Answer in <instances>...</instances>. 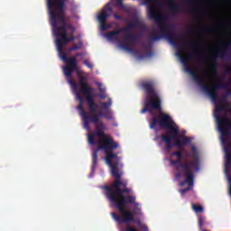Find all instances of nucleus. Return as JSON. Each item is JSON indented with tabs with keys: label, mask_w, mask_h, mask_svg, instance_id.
Segmentation results:
<instances>
[{
	"label": "nucleus",
	"mask_w": 231,
	"mask_h": 231,
	"mask_svg": "<svg viewBox=\"0 0 231 231\" xmlns=\"http://www.w3.org/2000/svg\"><path fill=\"white\" fill-rule=\"evenodd\" d=\"M167 6L172 14H176L177 12H180L181 10V5L180 4H177L174 0H168L167 1Z\"/></svg>",
	"instance_id": "obj_15"
},
{
	"label": "nucleus",
	"mask_w": 231,
	"mask_h": 231,
	"mask_svg": "<svg viewBox=\"0 0 231 231\" xmlns=\"http://www.w3.org/2000/svg\"><path fill=\"white\" fill-rule=\"evenodd\" d=\"M76 98L79 100V105L78 106V109L79 111L80 116H84V113H86V110H84V97L80 95V92H76Z\"/></svg>",
	"instance_id": "obj_16"
},
{
	"label": "nucleus",
	"mask_w": 231,
	"mask_h": 231,
	"mask_svg": "<svg viewBox=\"0 0 231 231\" xmlns=\"http://www.w3.org/2000/svg\"><path fill=\"white\" fill-rule=\"evenodd\" d=\"M187 32H188V33H194L195 29H194V27H188Z\"/></svg>",
	"instance_id": "obj_28"
},
{
	"label": "nucleus",
	"mask_w": 231,
	"mask_h": 231,
	"mask_svg": "<svg viewBox=\"0 0 231 231\" xmlns=\"http://www.w3.org/2000/svg\"><path fill=\"white\" fill-rule=\"evenodd\" d=\"M69 84L71 86L73 91L78 93L77 91L79 90V85L77 84V82H75L73 79H69Z\"/></svg>",
	"instance_id": "obj_18"
},
{
	"label": "nucleus",
	"mask_w": 231,
	"mask_h": 231,
	"mask_svg": "<svg viewBox=\"0 0 231 231\" xmlns=\"http://www.w3.org/2000/svg\"><path fill=\"white\" fill-rule=\"evenodd\" d=\"M56 35V46L58 50V53L65 62V66L63 67V73L65 77H69L71 79V76L75 71L79 73V57H84L86 55L85 52H77L75 56L68 57V54L64 52V46L68 44V34L66 33H59Z\"/></svg>",
	"instance_id": "obj_4"
},
{
	"label": "nucleus",
	"mask_w": 231,
	"mask_h": 231,
	"mask_svg": "<svg viewBox=\"0 0 231 231\" xmlns=\"http://www.w3.org/2000/svg\"><path fill=\"white\" fill-rule=\"evenodd\" d=\"M181 46L183 48H187L188 46H190L192 48V54H189L188 58L183 56V53H181L180 51H178V56L180 57L182 64H184L186 71H188V73L191 75L192 79L199 86H201L202 89L206 91L208 95H209L212 100H217V89H227L228 85L221 82L220 80H218L217 84L212 85L211 88L208 87V85L205 84V81L203 80V79L198 76L196 70L190 69V67L189 66V59H192V55L198 57V55L201 53V48H199V45L194 43V42H189L188 43L181 42Z\"/></svg>",
	"instance_id": "obj_1"
},
{
	"label": "nucleus",
	"mask_w": 231,
	"mask_h": 231,
	"mask_svg": "<svg viewBox=\"0 0 231 231\" xmlns=\"http://www.w3.org/2000/svg\"><path fill=\"white\" fill-rule=\"evenodd\" d=\"M162 142H165L166 143V151H171L172 149V144L171 143L172 140L176 142V138H178V134H176L175 136H173L171 134H162L161 136Z\"/></svg>",
	"instance_id": "obj_13"
},
{
	"label": "nucleus",
	"mask_w": 231,
	"mask_h": 231,
	"mask_svg": "<svg viewBox=\"0 0 231 231\" xmlns=\"http://www.w3.org/2000/svg\"><path fill=\"white\" fill-rule=\"evenodd\" d=\"M82 49V43L79 45H74L70 48L68 49L69 53H71V51H77V50H81Z\"/></svg>",
	"instance_id": "obj_20"
},
{
	"label": "nucleus",
	"mask_w": 231,
	"mask_h": 231,
	"mask_svg": "<svg viewBox=\"0 0 231 231\" xmlns=\"http://www.w3.org/2000/svg\"><path fill=\"white\" fill-rule=\"evenodd\" d=\"M219 104H221V106H225V104H226V97L225 96H223L220 99H219Z\"/></svg>",
	"instance_id": "obj_25"
},
{
	"label": "nucleus",
	"mask_w": 231,
	"mask_h": 231,
	"mask_svg": "<svg viewBox=\"0 0 231 231\" xmlns=\"http://www.w3.org/2000/svg\"><path fill=\"white\" fill-rule=\"evenodd\" d=\"M79 93H82L84 95L87 104L88 106L89 114L91 116L94 115H97V109L98 108V105L95 103V96L93 95V91L95 89L89 86V83L84 79V78L80 77L79 80Z\"/></svg>",
	"instance_id": "obj_8"
},
{
	"label": "nucleus",
	"mask_w": 231,
	"mask_h": 231,
	"mask_svg": "<svg viewBox=\"0 0 231 231\" xmlns=\"http://www.w3.org/2000/svg\"><path fill=\"white\" fill-rule=\"evenodd\" d=\"M66 1L68 0H47L51 26L55 35L59 33L68 35L69 30L75 33V26L68 23L69 20H66Z\"/></svg>",
	"instance_id": "obj_2"
},
{
	"label": "nucleus",
	"mask_w": 231,
	"mask_h": 231,
	"mask_svg": "<svg viewBox=\"0 0 231 231\" xmlns=\"http://www.w3.org/2000/svg\"><path fill=\"white\" fill-rule=\"evenodd\" d=\"M145 24L143 22L140 21V19H135L132 23H128L126 24V27H121V28H128L127 32H125V35L123 37V42H130L131 41V36L133 32H129L131 28H143Z\"/></svg>",
	"instance_id": "obj_11"
},
{
	"label": "nucleus",
	"mask_w": 231,
	"mask_h": 231,
	"mask_svg": "<svg viewBox=\"0 0 231 231\" xmlns=\"http://www.w3.org/2000/svg\"><path fill=\"white\" fill-rule=\"evenodd\" d=\"M192 209L194 210V212H196L197 214H199L201 212H203V207L200 205H196V204H192Z\"/></svg>",
	"instance_id": "obj_19"
},
{
	"label": "nucleus",
	"mask_w": 231,
	"mask_h": 231,
	"mask_svg": "<svg viewBox=\"0 0 231 231\" xmlns=\"http://www.w3.org/2000/svg\"><path fill=\"white\" fill-rule=\"evenodd\" d=\"M126 42L127 43H123L122 41H119V46L126 51H133V43H131V42Z\"/></svg>",
	"instance_id": "obj_17"
},
{
	"label": "nucleus",
	"mask_w": 231,
	"mask_h": 231,
	"mask_svg": "<svg viewBox=\"0 0 231 231\" xmlns=\"http://www.w3.org/2000/svg\"><path fill=\"white\" fill-rule=\"evenodd\" d=\"M191 151L193 152V160L181 162L183 158V153L180 151L171 152V156H177V160H171L170 163L172 167H175L178 172L175 173L176 180L181 178V173L187 172V169L192 171V169L198 172L199 171V154H198V149L196 146H191ZM187 166V168H185Z\"/></svg>",
	"instance_id": "obj_6"
},
{
	"label": "nucleus",
	"mask_w": 231,
	"mask_h": 231,
	"mask_svg": "<svg viewBox=\"0 0 231 231\" xmlns=\"http://www.w3.org/2000/svg\"><path fill=\"white\" fill-rule=\"evenodd\" d=\"M122 32H128V28L120 27L115 31L107 32L106 34V39H108V41H118V35H120V33H122Z\"/></svg>",
	"instance_id": "obj_14"
},
{
	"label": "nucleus",
	"mask_w": 231,
	"mask_h": 231,
	"mask_svg": "<svg viewBox=\"0 0 231 231\" xmlns=\"http://www.w3.org/2000/svg\"><path fill=\"white\" fill-rule=\"evenodd\" d=\"M226 73H231V67H227Z\"/></svg>",
	"instance_id": "obj_33"
},
{
	"label": "nucleus",
	"mask_w": 231,
	"mask_h": 231,
	"mask_svg": "<svg viewBox=\"0 0 231 231\" xmlns=\"http://www.w3.org/2000/svg\"><path fill=\"white\" fill-rule=\"evenodd\" d=\"M199 59L200 60H203V58H202V57H199Z\"/></svg>",
	"instance_id": "obj_38"
},
{
	"label": "nucleus",
	"mask_w": 231,
	"mask_h": 231,
	"mask_svg": "<svg viewBox=\"0 0 231 231\" xmlns=\"http://www.w3.org/2000/svg\"><path fill=\"white\" fill-rule=\"evenodd\" d=\"M199 226L200 228L203 226V219L201 217L199 218Z\"/></svg>",
	"instance_id": "obj_29"
},
{
	"label": "nucleus",
	"mask_w": 231,
	"mask_h": 231,
	"mask_svg": "<svg viewBox=\"0 0 231 231\" xmlns=\"http://www.w3.org/2000/svg\"><path fill=\"white\" fill-rule=\"evenodd\" d=\"M100 98L104 99L106 98V96H100Z\"/></svg>",
	"instance_id": "obj_36"
},
{
	"label": "nucleus",
	"mask_w": 231,
	"mask_h": 231,
	"mask_svg": "<svg viewBox=\"0 0 231 231\" xmlns=\"http://www.w3.org/2000/svg\"><path fill=\"white\" fill-rule=\"evenodd\" d=\"M148 17L151 21L156 22L159 30V32H152V33L150 34L149 39L152 42L160 41V39H168L169 42L174 46L180 42L181 35L172 31L174 24L165 23L167 20H163V16L162 14H158L156 8L153 6H150L148 8Z\"/></svg>",
	"instance_id": "obj_3"
},
{
	"label": "nucleus",
	"mask_w": 231,
	"mask_h": 231,
	"mask_svg": "<svg viewBox=\"0 0 231 231\" xmlns=\"http://www.w3.org/2000/svg\"><path fill=\"white\" fill-rule=\"evenodd\" d=\"M117 6H124V0H116Z\"/></svg>",
	"instance_id": "obj_27"
},
{
	"label": "nucleus",
	"mask_w": 231,
	"mask_h": 231,
	"mask_svg": "<svg viewBox=\"0 0 231 231\" xmlns=\"http://www.w3.org/2000/svg\"><path fill=\"white\" fill-rule=\"evenodd\" d=\"M212 28H210V27H201L200 28V32H202V33H210V32H212Z\"/></svg>",
	"instance_id": "obj_22"
},
{
	"label": "nucleus",
	"mask_w": 231,
	"mask_h": 231,
	"mask_svg": "<svg viewBox=\"0 0 231 231\" xmlns=\"http://www.w3.org/2000/svg\"><path fill=\"white\" fill-rule=\"evenodd\" d=\"M184 167L186 169V171L180 174H181V177L183 176L185 178V180L180 182V187H185V185L187 184H188V187L179 190L181 196H185L187 192L192 190V189L194 188V171H189L187 166H184Z\"/></svg>",
	"instance_id": "obj_9"
},
{
	"label": "nucleus",
	"mask_w": 231,
	"mask_h": 231,
	"mask_svg": "<svg viewBox=\"0 0 231 231\" xmlns=\"http://www.w3.org/2000/svg\"><path fill=\"white\" fill-rule=\"evenodd\" d=\"M111 216H118V214L115 213V212H112L111 213Z\"/></svg>",
	"instance_id": "obj_34"
},
{
	"label": "nucleus",
	"mask_w": 231,
	"mask_h": 231,
	"mask_svg": "<svg viewBox=\"0 0 231 231\" xmlns=\"http://www.w3.org/2000/svg\"><path fill=\"white\" fill-rule=\"evenodd\" d=\"M140 87L146 94V97L143 102V108L140 111L141 115L147 112L150 113V115H154V111L162 112V97L156 91V84L154 81H141Z\"/></svg>",
	"instance_id": "obj_5"
},
{
	"label": "nucleus",
	"mask_w": 231,
	"mask_h": 231,
	"mask_svg": "<svg viewBox=\"0 0 231 231\" xmlns=\"http://www.w3.org/2000/svg\"><path fill=\"white\" fill-rule=\"evenodd\" d=\"M115 19H116L117 21H120V19H122V16L118 15V14H114Z\"/></svg>",
	"instance_id": "obj_31"
},
{
	"label": "nucleus",
	"mask_w": 231,
	"mask_h": 231,
	"mask_svg": "<svg viewBox=\"0 0 231 231\" xmlns=\"http://www.w3.org/2000/svg\"><path fill=\"white\" fill-rule=\"evenodd\" d=\"M76 37L75 36H70V37H68V34H67V42H73V41H75Z\"/></svg>",
	"instance_id": "obj_26"
},
{
	"label": "nucleus",
	"mask_w": 231,
	"mask_h": 231,
	"mask_svg": "<svg viewBox=\"0 0 231 231\" xmlns=\"http://www.w3.org/2000/svg\"><path fill=\"white\" fill-rule=\"evenodd\" d=\"M83 62L85 66H87V68H89V69H93V64H91L88 60H85Z\"/></svg>",
	"instance_id": "obj_24"
},
{
	"label": "nucleus",
	"mask_w": 231,
	"mask_h": 231,
	"mask_svg": "<svg viewBox=\"0 0 231 231\" xmlns=\"http://www.w3.org/2000/svg\"><path fill=\"white\" fill-rule=\"evenodd\" d=\"M188 2H189V5H192V2H190V0H188Z\"/></svg>",
	"instance_id": "obj_37"
},
{
	"label": "nucleus",
	"mask_w": 231,
	"mask_h": 231,
	"mask_svg": "<svg viewBox=\"0 0 231 231\" xmlns=\"http://www.w3.org/2000/svg\"><path fill=\"white\" fill-rule=\"evenodd\" d=\"M143 231H149V227L146 225L142 226Z\"/></svg>",
	"instance_id": "obj_30"
},
{
	"label": "nucleus",
	"mask_w": 231,
	"mask_h": 231,
	"mask_svg": "<svg viewBox=\"0 0 231 231\" xmlns=\"http://www.w3.org/2000/svg\"><path fill=\"white\" fill-rule=\"evenodd\" d=\"M125 231H139L134 226L126 225Z\"/></svg>",
	"instance_id": "obj_23"
},
{
	"label": "nucleus",
	"mask_w": 231,
	"mask_h": 231,
	"mask_svg": "<svg viewBox=\"0 0 231 231\" xmlns=\"http://www.w3.org/2000/svg\"><path fill=\"white\" fill-rule=\"evenodd\" d=\"M192 142V137L184 136L182 140H180V128H177V137L175 138V147L181 149L183 145H189Z\"/></svg>",
	"instance_id": "obj_12"
},
{
	"label": "nucleus",
	"mask_w": 231,
	"mask_h": 231,
	"mask_svg": "<svg viewBox=\"0 0 231 231\" xmlns=\"http://www.w3.org/2000/svg\"><path fill=\"white\" fill-rule=\"evenodd\" d=\"M227 95L231 96V89L227 90Z\"/></svg>",
	"instance_id": "obj_35"
},
{
	"label": "nucleus",
	"mask_w": 231,
	"mask_h": 231,
	"mask_svg": "<svg viewBox=\"0 0 231 231\" xmlns=\"http://www.w3.org/2000/svg\"><path fill=\"white\" fill-rule=\"evenodd\" d=\"M137 41H138V35L132 33V36L130 37V42H129L131 44H136Z\"/></svg>",
	"instance_id": "obj_21"
},
{
	"label": "nucleus",
	"mask_w": 231,
	"mask_h": 231,
	"mask_svg": "<svg viewBox=\"0 0 231 231\" xmlns=\"http://www.w3.org/2000/svg\"><path fill=\"white\" fill-rule=\"evenodd\" d=\"M145 5H151L152 3V0H143Z\"/></svg>",
	"instance_id": "obj_32"
},
{
	"label": "nucleus",
	"mask_w": 231,
	"mask_h": 231,
	"mask_svg": "<svg viewBox=\"0 0 231 231\" xmlns=\"http://www.w3.org/2000/svg\"><path fill=\"white\" fill-rule=\"evenodd\" d=\"M111 14H113V8H111V4L108 3L97 15L101 32H106V30H109V28H111V24H106L107 18L111 17Z\"/></svg>",
	"instance_id": "obj_10"
},
{
	"label": "nucleus",
	"mask_w": 231,
	"mask_h": 231,
	"mask_svg": "<svg viewBox=\"0 0 231 231\" xmlns=\"http://www.w3.org/2000/svg\"><path fill=\"white\" fill-rule=\"evenodd\" d=\"M156 125L162 127V129H169L168 134H172L173 136L178 134V125L172 120V117L169 114L161 113L158 116L153 117L150 120V129H154Z\"/></svg>",
	"instance_id": "obj_7"
}]
</instances>
